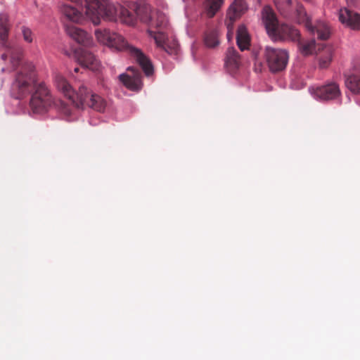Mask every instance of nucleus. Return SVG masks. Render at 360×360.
<instances>
[{
    "label": "nucleus",
    "instance_id": "1",
    "mask_svg": "<svg viewBox=\"0 0 360 360\" xmlns=\"http://www.w3.org/2000/svg\"><path fill=\"white\" fill-rule=\"evenodd\" d=\"M86 18L95 25L101 22V18L110 21H119L133 26L136 17L122 6H115L108 0H84Z\"/></svg>",
    "mask_w": 360,
    "mask_h": 360
},
{
    "label": "nucleus",
    "instance_id": "2",
    "mask_svg": "<svg viewBox=\"0 0 360 360\" xmlns=\"http://www.w3.org/2000/svg\"><path fill=\"white\" fill-rule=\"evenodd\" d=\"M274 5L283 17L292 19L304 26L313 34H316L318 38L322 40L328 39L330 32L328 25L323 21H319L316 26H312L304 7L299 3L292 4V0H273Z\"/></svg>",
    "mask_w": 360,
    "mask_h": 360
},
{
    "label": "nucleus",
    "instance_id": "3",
    "mask_svg": "<svg viewBox=\"0 0 360 360\" xmlns=\"http://www.w3.org/2000/svg\"><path fill=\"white\" fill-rule=\"evenodd\" d=\"M262 16L266 32L274 41H300L299 30L286 24L278 25L276 15L270 7L263 8Z\"/></svg>",
    "mask_w": 360,
    "mask_h": 360
},
{
    "label": "nucleus",
    "instance_id": "4",
    "mask_svg": "<svg viewBox=\"0 0 360 360\" xmlns=\"http://www.w3.org/2000/svg\"><path fill=\"white\" fill-rule=\"evenodd\" d=\"M107 46L115 49L118 51H128L129 54L135 58L147 76H150L153 73V66L150 60L141 49L129 45L122 35L112 32V35Z\"/></svg>",
    "mask_w": 360,
    "mask_h": 360
},
{
    "label": "nucleus",
    "instance_id": "5",
    "mask_svg": "<svg viewBox=\"0 0 360 360\" xmlns=\"http://www.w3.org/2000/svg\"><path fill=\"white\" fill-rule=\"evenodd\" d=\"M53 83L58 91L68 99L75 107L79 109L84 108V98L83 96L85 95L86 91L85 86L81 85L78 91H76L68 81L61 75H55Z\"/></svg>",
    "mask_w": 360,
    "mask_h": 360
},
{
    "label": "nucleus",
    "instance_id": "6",
    "mask_svg": "<svg viewBox=\"0 0 360 360\" xmlns=\"http://www.w3.org/2000/svg\"><path fill=\"white\" fill-rule=\"evenodd\" d=\"M36 83V73L34 65L30 63L27 68L23 67L22 72L18 73L11 86V95L16 99H21L30 91L32 84Z\"/></svg>",
    "mask_w": 360,
    "mask_h": 360
},
{
    "label": "nucleus",
    "instance_id": "7",
    "mask_svg": "<svg viewBox=\"0 0 360 360\" xmlns=\"http://www.w3.org/2000/svg\"><path fill=\"white\" fill-rule=\"evenodd\" d=\"M51 92L44 82L35 84V91L30 100V106L35 113H42L49 108L56 106Z\"/></svg>",
    "mask_w": 360,
    "mask_h": 360
},
{
    "label": "nucleus",
    "instance_id": "8",
    "mask_svg": "<svg viewBox=\"0 0 360 360\" xmlns=\"http://www.w3.org/2000/svg\"><path fill=\"white\" fill-rule=\"evenodd\" d=\"M264 58L270 71L277 72L285 69L289 60V53L285 49L266 46Z\"/></svg>",
    "mask_w": 360,
    "mask_h": 360
},
{
    "label": "nucleus",
    "instance_id": "9",
    "mask_svg": "<svg viewBox=\"0 0 360 360\" xmlns=\"http://www.w3.org/2000/svg\"><path fill=\"white\" fill-rule=\"evenodd\" d=\"M248 10L244 0H234L227 10L226 25L227 27V38L230 41L233 37V22Z\"/></svg>",
    "mask_w": 360,
    "mask_h": 360
},
{
    "label": "nucleus",
    "instance_id": "10",
    "mask_svg": "<svg viewBox=\"0 0 360 360\" xmlns=\"http://www.w3.org/2000/svg\"><path fill=\"white\" fill-rule=\"evenodd\" d=\"M311 95L322 101L335 100L341 96L339 85L334 82H328L323 85L310 88Z\"/></svg>",
    "mask_w": 360,
    "mask_h": 360
},
{
    "label": "nucleus",
    "instance_id": "11",
    "mask_svg": "<svg viewBox=\"0 0 360 360\" xmlns=\"http://www.w3.org/2000/svg\"><path fill=\"white\" fill-rule=\"evenodd\" d=\"M77 61L84 68L94 72H100L103 69L101 61L91 52L85 49H78L75 51Z\"/></svg>",
    "mask_w": 360,
    "mask_h": 360
},
{
    "label": "nucleus",
    "instance_id": "12",
    "mask_svg": "<svg viewBox=\"0 0 360 360\" xmlns=\"http://www.w3.org/2000/svg\"><path fill=\"white\" fill-rule=\"evenodd\" d=\"M340 22L352 30H360V14L349 10L347 8H342L338 12Z\"/></svg>",
    "mask_w": 360,
    "mask_h": 360
},
{
    "label": "nucleus",
    "instance_id": "13",
    "mask_svg": "<svg viewBox=\"0 0 360 360\" xmlns=\"http://www.w3.org/2000/svg\"><path fill=\"white\" fill-rule=\"evenodd\" d=\"M84 98V107L87 106L98 112H104L106 106V101L97 94L93 93L86 88Z\"/></svg>",
    "mask_w": 360,
    "mask_h": 360
},
{
    "label": "nucleus",
    "instance_id": "14",
    "mask_svg": "<svg viewBox=\"0 0 360 360\" xmlns=\"http://www.w3.org/2000/svg\"><path fill=\"white\" fill-rule=\"evenodd\" d=\"M136 15L140 18L141 21L151 27H159L164 25L165 16L162 14L159 17L162 18L160 22L153 21L152 19V9L150 6L145 4L138 6L136 11Z\"/></svg>",
    "mask_w": 360,
    "mask_h": 360
},
{
    "label": "nucleus",
    "instance_id": "15",
    "mask_svg": "<svg viewBox=\"0 0 360 360\" xmlns=\"http://www.w3.org/2000/svg\"><path fill=\"white\" fill-rule=\"evenodd\" d=\"M119 78L124 86L131 91H138L143 86L141 77L140 73L134 72L133 75L122 73Z\"/></svg>",
    "mask_w": 360,
    "mask_h": 360
},
{
    "label": "nucleus",
    "instance_id": "16",
    "mask_svg": "<svg viewBox=\"0 0 360 360\" xmlns=\"http://www.w3.org/2000/svg\"><path fill=\"white\" fill-rule=\"evenodd\" d=\"M67 34L78 44L84 46L90 45L91 39L90 36L83 30L75 27L70 26L66 27Z\"/></svg>",
    "mask_w": 360,
    "mask_h": 360
},
{
    "label": "nucleus",
    "instance_id": "17",
    "mask_svg": "<svg viewBox=\"0 0 360 360\" xmlns=\"http://www.w3.org/2000/svg\"><path fill=\"white\" fill-rule=\"evenodd\" d=\"M345 77L346 87L354 94H360V74L349 70Z\"/></svg>",
    "mask_w": 360,
    "mask_h": 360
},
{
    "label": "nucleus",
    "instance_id": "18",
    "mask_svg": "<svg viewBox=\"0 0 360 360\" xmlns=\"http://www.w3.org/2000/svg\"><path fill=\"white\" fill-rule=\"evenodd\" d=\"M59 11L70 21L80 22L82 20V13L74 6L67 4L60 5Z\"/></svg>",
    "mask_w": 360,
    "mask_h": 360
},
{
    "label": "nucleus",
    "instance_id": "19",
    "mask_svg": "<svg viewBox=\"0 0 360 360\" xmlns=\"http://www.w3.org/2000/svg\"><path fill=\"white\" fill-rule=\"evenodd\" d=\"M236 42L238 48L241 51L247 50L250 46V36L243 25L238 27L236 34Z\"/></svg>",
    "mask_w": 360,
    "mask_h": 360
},
{
    "label": "nucleus",
    "instance_id": "20",
    "mask_svg": "<svg viewBox=\"0 0 360 360\" xmlns=\"http://www.w3.org/2000/svg\"><path fill=\"white\" fill-rule=\"evenodd\" d=\"M242 63L241 58L233 47L228 48L225 56V65L231 70L238 69Z\"/></svg>",
    "mask_w": 360,
    "mask_h": 360
},
{
    "label": "nucleus",
    "instance_id": "21",
    "mask_svg": "<svg viewBox=\"0 0 360 360\" xmlns=\"http://www.w3.org/2000/svg\"><path fill=\"white\" fill-rule=\"evenodd\" d=\"M224 3V0H205L203 7L207 15L212 18L219 10Z\"/></svg>",
    "mask_w": 360,
    "mask_h": 360
},
{
    "label": "nucleus",
    "instance_id": "22",
    "mask_svg": "<svg viewBox=\"0 0 360 360\" xmlns=\"http://www.w3.org/2000/svg\"><path fill=\"white\" fill-rule=\"evenodd\" d=\"M22 56V51L20 49H8L6 53L1 55V58L4 60L10 59L11 63L15 68L18 65Z\"/></svg>",
    "mask_w": 360,
    "mask_h": 360
},
{
    "label": "nucleus",
    "instance_id": "23",
    "mask_svg": "<svg viewBox=\"0 0 360 360\" xmlns=\"http://www.w3.org/2000/svg\"><path fill=\"white\" fill-rule=\"evenodd\" d=\"M9 31L8 16L4 13H0V39L4 42L8 37Z\"/></svg>",
    "mask_w": 360,
    "mask_h": 360
},
{
    "label": "nucleus",
    "instance_id": "24",
    "mask_svg": "<svg viewBox=\"0 0 360 360\" xmlns=\"http://www.w3.org/2000/svg\"><path fill=\"white\" fill-rule=\"evenodd\" d=\"M316 44L314 39L299 43V50L304 56H309L316 53Z\"/></svg>",
    "mask_w": 360,
    "mask_h": 360
},
{
    "label": "nucleus",
    "instance_id": "25",
    "mask_svg": "<svg viewBox=\"0 0 360 360\" xmlns=\"http://www.w3.org/2000/svg\"><path fill=\"white\" fill-rule=\"evenodd\" d=\"M95 35L98 41L103 45L108 46L109 40L111 39L112 32L109 30H96L95 31Z\"/></svg>",
    "mask_w": 360,
    "mask_h": 360
},
{
    "label": "nucleus",
    "instance_id": "26",
    "mask_svg": "<svg viewBox=\"0 0 360 360\" xmlns=\"http://www.w3.org/2000/svg\"><path fill=\"white\" fill-rule=\"evenodd\" d=\"M332 49L329 46H326L324 49V56L320 57L319 60V64L320 68H326L329 66L332 60Z\"/></svg>",
    "mask_w": 360,
    "mask_h": 360
},
{
    "label": "nucleus",
    "instance_id": "27",
    "mask_svg": "<svg viewBox=\"0 0 360 360\" xmlns=\"http://www.w3.org/2000/svg\"><path fill=\"white\" fill-rule=\"evenodd\" d=\"M205 44L207 47L213 48L219 44L218 35L216 32L206 33L205 37Z\"/></svg>",
    "mask_w": 360,
    "mask_h": 360
},
{
    "label": "nucleus",
    "instance_id": "28",
    "mask_svg": "<svg viewBox=\"0 0 360 360\" xmlns=\"http://www.w3.org/2000/svg\"><path fill=\"white\" fill-rule=\"evenodd\" d=\"M147 33L154 39L158 47L165 49L164 47L165 36L162 32H154L150 30H148Z\"/></svg>",
    "mask_w": 360,
    "mask_h": 360
},
{
    "label": "nucleus",
    "instance_id": "29",
    "mask_svg": "<svg viewBox=\"0 0 360 360\" xmlns=\"http://www.w3.org/2000/svg\"><path fill=\"white\" fill-rule=\"evenodd\" d=\"M22 33L23 36L24 40L27 43H31L33 40V35L32 30L27 27L23 26L22 27Z\"/></svg>",
    "mask_w": 360,
    "mask_h": 360
},
{
    "label": "nucleus",
    "instance_id": "30",
    "mask_svg": "<svg viewBox=\"0 0 360 360\" xmlns=\"http://www.w3.org/2000/svg\"><path fill=\"white\" fill-rule=\"evenodd\" d=\"M349 70L360 74V56L356 57L353 59Z\"/></svg>",
    "mask_w": 360,
    "mask_h": 360
},
{
    "label": "nucleus",
    "instance_id": "31",
    "mask_svg": "<svg viewBox=\"0 0 360 360\" xmlns=\"http://www.w3.org/2000/svg\"><path fill=\"white\" fill-rule=\"evenodd\" d=\"M57 102L60 103L61 106H65L64 103L63 101H61L60 100H58Z\"/></svg>",
    "mask_w": 360,
    "mask_h": 360
},
{
    "label": "nucleus",
    "instance_id": "32",
    "mask_svg": "<svg viewBox=\"0 0 360 360\" xmlns=\"http://www.w3.org/2000/svg\"><path fill=\"white\" fill-rule=\"evenodd\" d=\"M78 70H79V68H75L74 69V71H75V72H78Z\"/></svg>",
    "mask_w": 360,
    "mask_h": 360
},
{
    "label": "nucleus",
    "instance_id": "33",
    "mask_svg": "<svg viewBox=\"0 0 360 360\" xmlns=\"http://www.w3.org/2000/svg\"><path fill=\"white\" fill-rule=\"evenodd\" d=\"M128 70H133V68H128L127 69Z\"/></svg>",
    "mask_w": 360,
    "mask_h": 360
}]
</instances>
